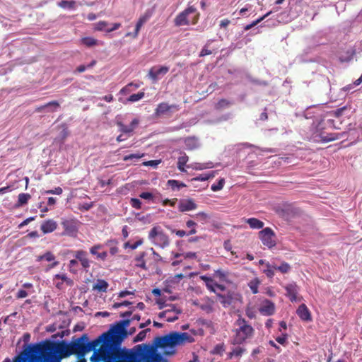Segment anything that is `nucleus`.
Here are the masks:
<instances>
[{
	"label": "nucleus",
	"mask_w": 362,
	"mask_h": 362,
	"mask_svg": "<svg viewBox=\"0 0 362 362\" xmlns=\"http://www.w3.org/2000/svg\"><path fill=\"white\" fill-rule=\"evenodd\" d=\"M108 25V23L104 21H100L97 23L94 24V29L98 31H105Z\"/></svg>",
	"instance_id": "43"
},
{
	"label": "nucleus",
	"mask_w": 362,
	"mask_h": 362,
	"mask_svg": "<svg viewBox=\"0 0 362 362\" xmlns=\"http://www.w3.org/2000/svg\"><path fill=\"white\" fill-rule=\"evenodd\" d=\"M103 247V245L98 243L93 245L90 248V253L94 256L96 257V259H98V255H99V250H101Z\"/></svg>",
	"instance_id": "48"
},
{
	"label": "nucleus",
	"mask_w": 362,
	"mask_h": 362,
	"mask_svg": "<svg viewBox=\"0 0 362 362\" xmlns=\"http://www.w3.org/2000/svg\"><path fill=\"white\" fill-rule=\"evenodd\" d=\"M214 167V165L212 162L194 163L190 165V168L196 170H202L205 169L212 168ZM188 168H189V165H188Z\"/></svg>",
	"instance_id": "28"
},
{
	"label": "nucleus",
	"mask_w": 362,
	"mask_h": 362,
	"mask_svg": "<svg viewBox=\"0 0 362 362\" xmlns=\"http://www.w3.org/2000/svg\"><path fill=\"white\" fill-rule=\"evenodd\" d=\"M58 6L62 8L74 9L76 1L74 0H62L58 3Z\"/></svg>",
	"instance_id": "32"
},
{
	"label": "nucleus",
	"mask_w": 362,
	"mask_h": 362,
	"mask_svg": "<svg viewBox=\"0 0 362 362\" xmlns=\"http://www.w3.org/2000/svg\"><path fill=\"white\" fill-rule=\"evenodd\" d=\"M166 307H168V308H166L165 310H168V314L173 313V314H176V316H178V315L182 313V310L177 308L175 305H169Z\"/></svg>",
	"instance_id": "50"
},
{
	"label": "nucleus",
	"mask_w": 362,
	"mask_h": 362,
	"mask_svg": "<svg viewBox=\"0 0 362 362\" xmlns=\"http://www.w3.org/2000/svg\"><path fill=\"white\" fill-rule=\"evenodd\" d=\"M235 325L238 328L235 330V336L233 337L232 344L234 345L242 344L248 338H250L254 334L253 327L248 324L245 318L239 317L235 321Z\"/></svg>",
	"instance_id": "5"
},
{
	"label": "nucleus",
	"mask_w": 362,
	"mask_h": 362,
	"mask_svg": "<svg viewBox=\"0 0 362 362\" xmlns=\"http://www.w3.org/2000/svg\"><path fill=\"white\" fill-rule=\"evenodd\" d=\"M224 184H225V179L221 178V179H219L217 184H213L211 185V189L213 192H217V191L221 190L223 188Z\"/></svg>",
	"instance_id": "45"
},
{
	"label": "nucleus",
	"mask_w": 362,
	"mask_h": 362,
	"mask_svg": "<svg viewBox=\"0 0 362 362\" xmlns=\"http://www.w3.org/2000/svg\"><path fill=\"white\" fill-rule=\"evenodd\" d=\"M286 291V296L290 299L291 301H296L297 299V294L298 292V286L296 283H291L287 284L285 287Z\"/></svg>",
	"instance_id": "17"
},
{
	"label": "nucleus",
	"mask_w": 362,
	"mask_h": 362,
	"mask_svg": "<svg viewBox=\"0 0 362 362\" xmlns=\"http://www.w3.org/2000/svg\"><path fill=\"white\" fill-rule=\"evenodd\" d=\"M178 110L179 108L177 105H168L167 103H160L155 110V115L156 116H160L172 110Z\"/></svg>",
	"instance_id": "14"
},
{
	"label": "nucleus",
	"mask_w": 362,
	"mask_h": 362,
	"mask_svg": "<svg viewBox=\"0 0 362 362\" xmlns=\"http://www.w3.org/2000/svg\"><path fill=\"white\" fill-rule=\"evenodd\" d=\"M185 145L187 150H194L199 146L198 139L195 136H189L184 140Z\"/></svg>",
	"instance_id": "25"
},
{
	"label": "nucleus",
	"mask_w": 362,
	"mask_h": 362,
	"mask_svg": "<svg viewBox=\"0 0 362 362\" xmlns=\"http://www.w3.org/2000/svg\"><path fill=\"white\" fill-rule=\"evenodd\" d=\"M230 105V102L228 101L226 99H221L218 100V102L216 104V110H222L223 108L229 107Z\"/></svg>",
	"instance_id": "44"
},
{
	"label": "nucleus",
	"mask_w": 362,
	"mask_h": 362,
	"mask_svg": "<svg viewBox=\"0 0 362 362\" xmlns=\"http://www.w3.org/2000/svg\"><path fill=\"white\" fill-rule=\"evenodd\" d=\"M169 71V67L165 66H153L148 71L149 77L154 81H157L160 75H165Z\"/></svg>",
	"instance_id": "16"
},
{
	"label": "nucleus",
	"mask_w": 362,
	"mask_h": 362,
	"mask_svg": "<svg viewBox=\"0 0 362 362\" xmlns=\"http://www.w3.org/2000/svg\"><path fill=\"white\" fill-rule=\"evenodd\" d=\"M139 197L144 199L152 200L153 202H158L160 199H158L151 192H144L139 194Z\"/></svg>",
	"instance_id": "41"
},
{
	"label": "nucleus",
	"mask_w": 362,
	"mask_h": 362,
	"mask_svg": "<svg viewBox=\"0 0 362 362\" xmlns=\"http://www.w3.org/2000/svg\"><path fill=\"white\" fill-rule=\"evenodd\" d=\"M56 279L61 280V281L66 283L67 286H71L74 285V281L69 278L66 274H57L54 276V281Z\"/></svg>",
	"instance_id": "33"
},
{
	"label": "nucleus",
	"mask_w": 362,
	"mask_h": 362,
	"mask_svg": "<svg viewBox=\"0 0 362 362\" xmlns=\"http://www.w3.org/2000/svg\"><path fill=\"white\" fill-rule=\"evenodd\" d=\"M81 42L87 47H93L98 44V40L91 37H86L81 39Z\"/></svg>",
	"instance_id": "40"
},
{
	"label": "nucleus",
	"mask_w": 362,
	"mask_h": 362,
	"mask_svg": "<svg viewBox=\"0 0 362 362\" xmlns=\"http://www.w3.org/2000/svg\"><path fill=\"white\" fill-rule=\"evenodd\" d=\"M259 311L262 315L265 316L272 315L275 313V305L272 300L264 299L262 302Z\"/></svg>",
	"instance_id": "10"
},
{
	"label": "nucleus",
	"mask_w": 362,
	"mask_h": 362,
	"mask_svg": "<svg viewBox=\"0 0 362 362\" xmlns=\"http://www.w3.org/2000/svg\"><path fill=\"white\" fill-rule=\"evenodd\" d=\"M144 95V92H139L138 93L131 95L127 100L131 103H134L142 99Z\"/></svg>",
	"instance_id": "47"
},
{
	"label": "nucleus",
	"mask_w": 362,
	"mask_h": 362,
	"mask_svg": "<svg viewBox=\"0 0 362 362\" xmlns=\"http://www.w3.org/2000/svg\"><path fill=\"white\" fill-rule=\"evenodd\" d=\"M167 185L170 187L173 191L179 190L180 189L185 187L187 186L184 182L176 180H168Z\"/></svg>",
	"instance_id": "30"
},
{
	"label": "nucleus",
	"mask_w": 362,
	"mask_h": 362,
	"mask_svg": "<svg viewBox=\"0 0 362 362\" xmlns=\"http://www.w3.org/2000/svg\"><path fill=\"white\" fill-rule=\"evenodd\" d=\"M149 331H150V329L148 328L145 330H142L140 332H139L137 334V335L135 337L134 341L137 342V341H143L146 338V332H149Z\"/></svg>",
	"instance_id": "49"
},
{
	"label": "nucleus",
	"mask_w": 362,
	"mask_h": 362,
	"mask_svg": "<svg viewBox=\"0 0 362 362\" xmlns=\"http://www.w3.org/2000/svg\"><path fill=\"white\" fill-rule=\"evenodd\" d=\"M234 293L228 292L226 295L217 294L219 302L224 308L230 306L234 300Z\"/></svg>",
	"instance_id": "21"
},
{
	"label": "nucleus",
	"mask_w": 362,
	"mask_h": 362,
	"mask_svg": "<svg viewBox=\"0 0 362 362\" xmlns=\"http://www.w3.org/2000/svg\"><path fill=\"white\" fill-rule=\"evenodd\" d=\"M245 351V349L241 347H237L229 354V358H232L233 356H240Z\"/></svg>",
	"instance_id": "56"
},
{
	"label": "nucleus",
	"mask_w": 362,
	"mask_h": 362,
	"mask_svg": "<svg viewBox=\"0 0 362 362\" xmlns=\"http://www.w3.org/2000/svg\"><path fill=\"white\" fill-rule=\"evenodd\" d=\"M197 208V204L192 199H181L179 202L178 210L180 212L195 210Z\"/></svg>",
	"instance_id": "13"
},
{
	"label": "nucleus",
	"mask_w": 362,
	"mask_h": 362,
	"mask_svg": "<svg viewBox=\"0 0 362 362\" xmlns=\"http://www.w3.org/2000/svg\"><path fill=\"white\" fill-rule=\"evenodd\" d=\"M199 13L195 7L190 6L180 13L175 18L174 23L176 26L194 25L199 20Z\"/></svg>",
	"instance_id": "6"
},
{
	"label": "nucleus",
	"mask_w": 362,
	"mask_h": 362,
	"mask_svg": "<svg viewBox=\"0 0 362 362\" xmlns=\"http://www.w3.org/2000/svg\"><path fill=\"white\" fill-rule=\"evenodd\" d=\"M225 351L224 349V344H218L215 346L212 354H222L223 352Z\"/></svg>",
	"instance_id": "54"
},
{
	"label": "nucleus",
	"mask_w": 362,
	"mask_h": 362,
	"mask_svg": "<svg viewBox=\"0 0 362 362\" xmlns=\"http://www.w3.org/2000/svg\"><path fill=\"white\" fill-rule=\"evenodd\" d=\"M57 228V223L53 219H47L43 221L40 226V229L44 234L52 233Z\"/></svg>",
	"instance_id": "18"
},
{
	"label": "nucleus",
	"mask_w": 362,
	"mask_h": 362,
	"mask_svg": "<svg viewBox=\"0 0 362 362\" xmlns=\"http://www.w3.org/2000/svg\"><path fill=\"white\" fill-rule=\"evenodd\" d=\"M62 225L64 229V233L69 235H74L77 233V227L72 220H64L62 222Z\"/></svg>",
	"instance_id": "19"
},
{
	"label": "nucleus",
	"mask_w": 362,
	"mask_h": 362,
	"mask_svg": "<svg viewBox=\"0 0 362 362\" xmlns=\"http://www.w3.org/2000/svg\"><path fill=\"white\" fill-rule=\"evenodd\" d=\"M245 223H248L250 227L252 229H261L263 228L264 223L263 221L256 218H250L245 219Z\"/></svg>",
	"instance_id": "26"
},
{
	"label": "nucleus",
	"mask_w": 362,
	"mask_h": 362,
	"mask_svg": "<svg viewBox=\"0 0 362 362\" xmlns=\"http://www.w3.org/2000/svg\"><path fill=\"white\" fill-rule=\"evenodd\" d=\"M78 263L77 259H71L69 263V271L72 274H76L78 272Z\"/></svg>",
	"instance_id": "46"
},
{
	"label": "nucleus",
	"mask_w": 362,
	"mask_h": 362,
	"mask_svg": "<svg viewBox=\"0 0 362 362\" xmlns=\"http://www.w3.org/2000/svg\"><path fill=\"white\" fill-rule=\"evenodd\" d=\"M28 296V293L27 291H25V290H23V289H21L17 292L16 297L17 298H24L27 297Z\"/></svg>",
	"instance_id": "64"
},
{
	"label": "nucleus",
	"mask_w": 362,
	"mask_h": 362,
	"mask_svg": "<svg viewBox=\"0 0 362 362\" xmlns=\"http://www.w3.org/2000/svg\"><path fill=\"white\" fill-rule=\"evenodd\" d=\"M44 341L42 343L30 344L19 355L16 356L13 362H44L45 356L42 353ZM3 362H11L9 358H6Z\"/></svg>",
	"instance_id": "3"
},
{
	"label": "nucleus",
	"mask_w": 362,
	"mask_h": 362,
	"mask_svg": "<svg viewBox=\"0 0 362 362\" xmlns=\"http://www.w3.org/2000/svg\"><path fill=\"white\" fill-rule=\"evenodd\" d=\"M150 18H151V13H149L148 12H146L144 15L140 16V18H139V20L136 24L134 33L132 34V37L134 38L137 37L141 28L143 26V25L144 23H146L148 21V19Z\"/></svg>",
	"instance_id": "22"
},
{
	"label": "nucleus",
	"mask_w": 362,
	"mask_h": 362,
	"mask_svg": "<svg viewBox=\"0 0 362 362\" xmlns=\"http://www.w3.org/2000/svg\"><path fill=\"white\" fill-rule=\"evenodd\" d=\"M105 245L110 247V255H115L119 252V247H117L118 241L116 239L107 240L105 242Z\"/></svg>",
	"instance_id": "29"
},
{
	"label": "nucleus",
	"mask_w": 362,
	"mask_h": 362,
	"mask_svg": "<svg viewBox=\"0 0 362 362\" xmlns=\"http://www.w3.org/2000/svg\"><path fill=\"white\" fill-rule=\"evenodd\" d=\"M87 252L82 250H78L74 252V256L79 261L82 267L87 270L90 267V261L87 257Z\"/></svg>",
	"instance_id": "12"
},
{
	"label": "nucleus",
	"mask_w": 362,
	"mask_h": 362,
	"mask_svg": "<svg viewBox=\"0 0 362 362\" xmlns=\"http://www.w3.org/2000/svg\"><path fill=\"white\" fill-rule=\"evenodd\" d=\"M62 192H63L62 189L60 187H57L54 189L47 190V191H45V193L48 194L60 195L62 193Z\"/></svg>",
	"instance_id": "61"
},
{
	"label": "nucleus",
	"mask_w": 362,
	"mask_h": 362,
	"mask_svg": "<svg viewBox=\"0 0 362 362\" xmlns=\"http://www.w3.org/2000/svg\"><path fill=\"white\" fill-rule=\"evenodd\" d=\"M148 239L155 245L164 248L170 244L169 238L160 226L153 227L148 233Z\"/></svg>",
	"instance_id": "7"
},
{
	"label": "nucleus",
	"mask_w": 362,
	"mask_h": 362,
	"mask_svg": "<svg viewBox=\"0 0 362 362\" xmlns=\"http://www.w3.org/2000/svg\"><path fill=\"white\" fill-rule=\"evenodd\" d=\"M49 107H53V109L48 110V112H54L57 111V110L60 107V105L57 100H52L43 105L37 107L35 111L36 112H42V111L45 110V108Z\"/></svg>",
	"instance_id": "24"
},
{
	"label": "nucleus",
	"mask_w": 362,
	"mask_h": 362,
	"mask_svg": "<svg viewBox=\"0 0 362 362\" xmlns=\"http://www.w3.org/2000/svg\"><path fill=\"white\" fill-rule=\"evenodd\" d=\"M291 265L286 262H282L279 266H276L275 269L280 272L282 274H287L291 271Z\"/></svg>",
	"instance_id": "35"
},
{
	"label": "nucleus",
	"mask_w": 362,
	"mask_h": 362,
	"mask_svg": "<svg viewBox=\"0 0 362 362\" xmlns=\"http://www.w3.org/2000/svg\"><path fill=\"white\" fill-rule=\"evenodd\" d=\"M132 87H134V89H136L139 87V85L136 84V83H134L132 82L129 83V84H127V86L123 87L119 90V93L122 95L128 94L132 90Z\"/></svg>",
	"instance_id": "38"
},
{
	"label": "nucleus",
	"mask_w": 362,
	"mask_h": 362,
	"mask_svg": "<svg viewBox=\"0 0 362 362\" xmlns=\"http://www.w3.org/2000/svg\"><path fill=\"white\" fill-rule=\"evenodd\" d=\"M275 267H273L272 269H264L263 270V273L267 276V277H268L269 279H272L274 275H275V273H274V270L275 269Z\"/></svg>",
	"instance_id": "57"
},
{
	"label": "nucleus",
	"mask_w": 362,
	"mask_h": 362,
	"mask_svg": "<svg viewBox=\"0 0 362 362\" xmlns=\"http://www.w3.org/2000/svg\"><path fill=\"white\" fill-rule=\"evenodd\" d=\"M144 156V153H132L129 155L124 156L123 158L124 161H127L129 160H132L134 158L139 159Z\"/></svg>",
	"instance_id": "52"
},
{
	"label": "nucleus",
	"mask_w": 362,
	"mask_h": 362,
	"mask_svg": "<svg viewBox=\"0 0 362 362\" xmlns=\"http://www.w3.org/2000/svg\"><path fill=\"white\" fill-rule=\"evenodd\" d=\"M161 162L160 160H152L143 163V165L145 166H151L153 168H156L157 165Z\"/></svg>",
	"instance_id": "60"
},
{
	"label": "nucleus",
	"mask_w": 362,
	"mask_h": 362,
	"mask_svg": "<svg viewBox=\"0 0 362 362\" xmlns=\"http://www.w3.org/2000/svg\"><path fill=\"white\" fill-rule=\"evenodd\" d=\"M258 237L264 246L272 249L276 245V238L274 231L269 227L263 228L258 233Z\"/></svg>",
	"instance_id": "9"
},
{
	"label": "nucleus",
	"mask_w": 362,
	"mask_h": 362,
	"mask_svg": "<svg viewBox=\"0 0 362 362\" xmlns=\"http://www.w3.org/2000/svg\"><path fill=\"white\" fill-rule=\"evenodd\" d=\"M197 226V223L192 221V220H188L186 222V226L189 228H190L189 231L187 233V235H192L197 233L196 227Z\"/></svg>",
	"instance_id": "39"
},
{
	"label": "nucleus",
	"mask_w": 362,
	"mask_h": 362,
	"mask_svg": "<svg viewBox=\"0 0 362 362\" xmlns=\"http://www.w3.org/2000/svg\"><path fill=\"white\" fill-rule=\"evenodd\" d=\"M93 206V202L83 203L79 204L78 209L81 211H86L90 210Z\"/></svg>",
	"instance_id": "55"
},
{
	"label": "nucleus",
	"mask_w": 362,
	"mask_h": 362,
	"mask_svg": "<svg viewBox=\"0 0 362 362\" xmlns=\"http://www.w3.org/2000/svg\"><path fill=\"white\" fill-rule=\"evenodd\" d=\"M144 241L143 239H139L133 244H131L129 242H127L124 244V248H130L132 250L136 249L139 246L143 244Z\"/></svg>",
	"instance_id": "42"
},
{
	"label": "nucleus",
	"mask_w": 362,
	"mask_h": 362,
	"mask_svg": "<svg viewBox=\"0 0 362 362\" xmlns=\"http://www.w3.org/2000/svg\"><path fill=\"white\" fill-rule=\"evenodd\" d=\"M216 283L213 280H210L209 282H206V288L211 292L216 293Z\"/></svg>",
	"instance_id": "59"
},
{
	"label": "nucleus",
	"mask_w": 362,
	"mask_h": 362,
	"mask_svg": "<svg viewBox=\"0 0 362 362\" xmlns=\"http://www.w3.org/2000/svg\"><path fill=\"white\" fill-rule=\"evenodd\" d=\"M288 338L287 334H282L281 336L277 337L276 338V341L279 343L280 344L284 345L286 342Z\"/></svg>",
	"instance_id": "62"
},
{
	"label": "nucleus",
	"mask_w": 362,
	"mask_h": 362,
	"mask_svg": "<svg viewBox=\"0 0 362 362\" xmlns=\"http://www.w3.org/2000/svg\"><path fill=\"white\" fill-rule=\"evenodd\" d=\"M260 281L257 278L251 280L248 283V286L250 287L252 293L256 294L258 293V287Z\"/></svg>",
	"instance_id": "36"
},
{
	"label": "nucleus",
	"mask_w": 362,
	"mask_h": 362,
	"mask_svg": "<svg viewBox=\"0 0 362 362\" xmlns=\"http://www.w3.org/2000/svg\"><path fill=\"white\" fill-rule=\"evenodd\" d=\"M159 318H166L168 322H174L178 319V316L176 314H173V316H168V310H163L158 314Z\"/></svg>",
	"instance_id": "37"
},
{
	"label": "nucleus",
	"mask_w": 362,
	"mask_h": 362,
	"mask_svg": "<svg viewBox=\"0 0 362 362\" xmlns=\"http://www.w3.org/2000/svg\"><path fill=\"white\" fill-rule=\"evenodd\" d=\"M209 42H208L206 45L202 48L201 50L199 56L200 57L211 54L213 53V51L209 49Z\"/></svg>",
	"instance_id": "51"
},
{
	"label": "nucleus",
	"mask_w": 362,
	"mask_h": 362,
	"mask_svg": "<svg viewBox=\"0 0 362 362\" xmlns=\"http://www.w3.org/2000/svg\"><path fill=\"white\" fill-rule=\"evenodd\" d=\"M146 255V252H141L134 257L136 267L141 268L145 271L148 270L145 260Z\"/></svg>",
	"instance_id": "23"
},
{
	"label": "nucleus",
	"mask_w": 362,
	"mask_h": 362,
	"mask_svg": "<svg viewBox=\"0 0 362 362\" xmlns=\"http://www.w3.org/2000/svg\"><path fill=\"white\" fill-rule=\"evenodd\" d=\"M100 346L98 338L89 341L88 334H83L80 337H74L69 343L65 340L60 341L45 340L42 353L45 356L44 362H62L63 358L74 354L83 358L91 351H97V348Z\"/></svg>",
	"instance_id": "2"
},
{
	"label": "nucleus",
	"mask_w": 362,
	"mask_h": 362,
	"mask_svg": "<svg viewBox=\"0 0 362 362\" xmlns=\"http://www.w3.org/2000/svg\"><path fill=\"white\" fill-rule=\"evenodd\" d=\"M130 322L129 319L119 321L98 337L100 346L92 355V359L96 362H125L128 356L120 346L127 336V327Z\"/></svg>",
	"instance_id": "1"
},
{
	"label": "nucleus",
	"mask_w": 362,
	"mask_h": 362,
	"mask_svg": "<svg viewBox=\"0 0 362 362\" xmlns=\"http://www.w3.org/2000/svg\"><path fill=\"white\" fill-rule=\"evenodd\" d=\"M131 206L136 209H141V202L137 198H132L130 200Z\"/></svg>",
	"instance_id": "53"
},
{
	"label": "nucleus",
	"mask_w": 362,
	"mask_h": 362,
	"mask_svg": "<svg viewBox=\"0 0 362 362\" xmlns=\"http://www.w3.org/2000/svg\"><path fill=\"white\" fill-rule=\"evenodd\" d=\"M31 198L30 194L28 193H21L18 197V202L16 203V206L19 207L24 204H26L28 200Z\"/></svg>",
	"instance_id": "34"
},
{
	"label": "nucleus",
	"mask_w": 362,
	"mask_h": 362,
	"mask_svg": "<svg viewBox=\"0 0 362 362\" xmlns=\"http://www.w3.org/2000/svg\"><path fill=\"white\" fill-rule=\"evenodd\" d=\"M177 201V198H174L172 199H165L161 200V202H162V205L164 206H167L168 204H169L171 206H174L175 205Z\"/></svg>",
	"instance_id": "58"
},
{
	"label": "nucleus",
	"mask_w": 362,
	"mask_h": 362,
	"mask_svg": "<svg viewBox=\"0 0 362 362\" xmlns=\"http://www.w3.org/2000/svg\"><path fill=\"white\" fill-rule=\"evenodd\" d=\"M139 354L146 362H160L162 356L156 353L152 346L148 344H139L137 346Z\"/></svg>",
	"instance_id": "8"
},
{
	"label": "nucleus",
	"mask_w": 362,
	"mask_h": 362,
	"mask_svg": "<svg viewBox=\"0 0 362 362\" xmlns=\"http://www.w3.org/2000/svg\"><path fill=\"white\" fill-rule=\"evenodd\" d=\"M139 124V119L137 118H134L131 122V123L129 126L125 125L122 122H117V125L119 127V131L122 133L128 134L129 136L132 134V133L134 132V129L137 127Z\"/></svg>",
	"instance_id": "11"
},
{
	"label": "nucleus",
	"mask_w": 362,
	"mask_h": 362,
	"mask_svg": "<svg viewBox=\"0 0 362 362\" xmlns=\"http://www.w3.org/2000/svg\"><path fill=\"white\" fill-rule=\"evenodd\" d=\"M192 337L187 332H170L168 334L157 337L154 339V344L158 347H173L181 345L185 341L191 342Z\"/></svg>",
	"instance_id": "4"
},
{
	"label": "nucleus",
	"mask_w": 362,
	"mask_h": 362,
	"mask_svg": "<svg viewBox=\"0 0 362 362\" xmlns=\"http://www.w3.org/2000/svg\"><path fill=\"white\" fill-rule=\"evenodd\" d=\"M188 160H189V157L187 156V154L185 153H183L182 156H180L178 158L177 167L180 171L186 172L185 165L187 163Z\"/></svg>",
	"instance_id": "31"
},
{
	"label": "nucleus",
	"mask_w": 362,
	"mask_h": 362,
	"mask_svg": "<svg viewBox=\"0 0 362 362\" xmlns=\"http://www.w3.org/2000/svg\"><path fill=\"white\" fill-rule=\"evenodd\" d=\"M109 286L108 283L103 279H98L96 284L93 286V290L99 292H106Z\"/></svg>",
	"instance_id": "27"
},
{
	"label": "nucleus",
	"mask_w": 362,
	"mask_h": 362,
	"mask_svg": "<svg viewBox=\"0 0 362 362\" xmlns=\"http://www.w3.org/2000/svg\"><path fill=\"white\" fill-rule=\"evenodd\" d=\"M206 180H207L206 173L200 174L199 175H198L195 177H193L191 180V181H206Z\"/></svg>",
	"instance_id": "63"
},
{
	"label": "nucleus",
	"mask_w": 362,
	"mask_h": 362,
	"mask_svg": "<svg viewBox=\"0 0 362 362\" xmlns=\"http://www.w3.org/2000/svg\"><path fill=\"white\" fill-rule=\"evenodd\" d=\"M55 256L54 255L50 252L47 251L43 255H38L36 257L37 262H41L42 260H45L47 262H52L48 266V269H52L56 267L59 264V262L55 260Z\"/></svg>",
	"instance_id": "15"
},
{
	"label": "nucleus",
	"mask_w": 362,
	"mask_h": 362,
	"mask_svg": "<svg viewBox=\"0 0 362 362\" xmlns=\"http://www.w3.org/2000/svg\"><path fill=\"white\" fill-rule=\"evenodd\" d=\"M298 317L303 321L309 322L312 320L310 312L305 304H301L296 310Z\"/></svg>",
	"instance_id": "20"
}]
</instances>
